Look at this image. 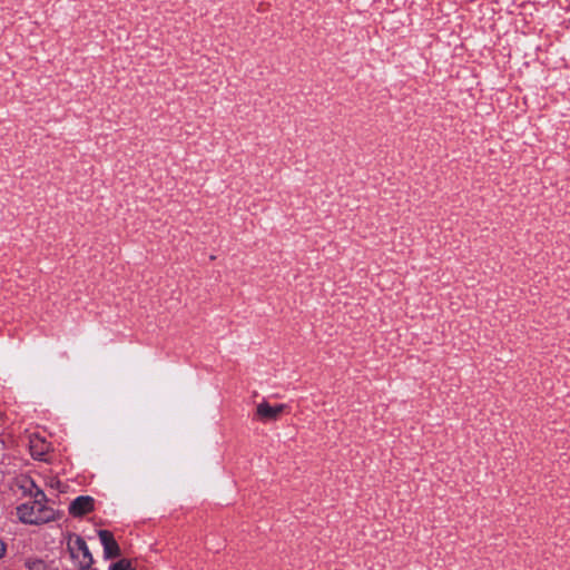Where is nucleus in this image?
<instances>
[{
  "mask_svg": "<svg viewBox=\"0 0 570 570\" xmlns=\"http://www.w3.org/2000/svg\"><path fill=\"white\" fill-rule=\"evenodd\" d=\"M17 515L23 523L39 524L53 521L57 513L52 508L46 505V498H33V501L17 508Z\"/></svg>",
  "mask_w": 570,
  "mask_h": 570,
  "instance_id": "nucleus-1",
  "label": "nucleus"
},
{
  "mask_svg": "<svg viewBox=\"0 0 570 570\" xmlns=\"http://www.w3.org/2000/svg\"><path fill=\"white\" fill-rule=\"evenodd\" d=\"M68 549L80 570H88L91 567L94 559L86 541L81 537L71 535L68 540Z\"/></svg>",
  "mask_w": 570,
  "mask_h": 570,
  "instance_id": "nucleus-2",
  "label": "nucleus"
},
{
  "mask_svg": "<svg viewBox=\"0 0 570 570\" xmlns=\"http://www.w3.org/2000/svg\"><path fill=\"white\" fill-rule=\"evenodd\" d=\"M285 409V404L271 405L264 401L256 406V416L262 422H274L279 419Z\"/></svg>",
  "mask_w": 570,
  "mask_h": 570,
  "instance_id": "nucleus-3",
  "label": "nucleus"
},
{
  "mask_svg": "<svg viewBox=\"0 0 570 570\" xmlns=\"http://www.w3.org/2000/svg\"><path fill=\"white\" fill-rule=\"evenodd\" d=\"M92 510L94 499L89 495L78 497L69 505V513L76 518H80Z\"/></svg>",
  "mask_w": 570,
  "mask_h": 570,
  "instance_id": "nucleus-4",
  "label": "nucleus"
},
{
  "mask_svg": "<svg viewBox=\"0 0 570 570\" xmlns=\"http://www.w3.org/2000/svg\"><path fill=\"white\" fill-rule=\"evenodd\" d=\"M17 489L23 494L32 498L45 499V493L40 490L33 480L27 475H21L16 479Z\"/></svg>",
  "mask_w": 570,
  "mask_h": 570,
  "instance_id": "nucleus-5",
  "label": "nucleus"
},
{
  "mask_svg": "<svg viewBox=\"0 0 570 570\" xmlns=\"http://www.w3.org/2000/svg\"><path fill=\"white\" fill-rule=\"evenodd\" d=\"M98 535L104 547L106 558H116L120 554V548L110 531L99 530Z\"/></svg>",
  "mask_w": 570,
  "mask_h": 570,
  "instance_id": "nucleus-6",
  "label": "nucleus"
},
{
  "mask_svg": "<svg viewBox=\"0 0 570 570\" xmlns=\"http://www.w3.org/2000/svg\"><path fill=\"white\" fill-rule=\"evenodd\" d=\"M48 449L49 445L42 439L35 436L30 440V451L35 458L41 459Z\"/></svg>",
  "mask_w": 570,
  "mask_h": 570,
  "instance_id": "nucleus-7",
  "label": "nucleus"
},
{
  "mask_svg": "<svg viewBox=\"0 0 570 570\" xmlns=\"http://www.w3.org/2000/svg\"><path fill=\"white\" fill-rule=\"evenodd\" d=\"M110 570H134V568L131 567V563L128 560L122 559V560L114 563L110 567Z\"/></svg>",
  "mask_w": 570,
  "mask_h": 570,
  "instance_id": "nucleus-8",
  "label": "nucleus"
},
{
  "mask_svg": "<svg viewBox=\"0 0 570 570\" xmlns=\"http://www.w3.org/2000/svg\"><path fill=\"white\" fill-rule=\"evenodd\" d=\"M49 485L51 488H59L60 487V481L57 480V479H51L50 482H49Z\"/></svg>",
  "mask_w": 570,
  "mask_h": 570,
  "instance_id": "nucleus-9",
  "label": "nucleus"
},
{
  "mask_svg": "<svg viewBox=\"0 0 570 570\" xmlns=\"http://www.w3.org/2000/svg\"><path fill=\"white\" fill-rule=\"evenodd\" d=\"M6 553V544L4 542L0 539V559L4 556Z\"/></svg>",
  "mask_w": 570,
  "mask_h": 570,
  "instance_id": "nucleus-10",
  "label": "nucleus"
}]
</instances>
